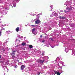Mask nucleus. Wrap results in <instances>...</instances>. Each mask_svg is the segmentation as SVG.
Returning <instances> with one entry per match:
<instances>
[{
	"label": "nucleus",
	"mask_w": 75,
	"mask_h": 75,
	"mask_svg": "<svg viewBox=\"0 0 75 75\" xmlns=\"http://www.w3.org/2000/svg\"><path fill=\"white\" fill-rule=\"evenodd\" d=\"M39 23H41V21L39 19H38L35 21V24H39Z\"/></svg>",
	"instance_id": "obj_1"
},
{
	"label": "nucleus",
	"mask_w": 75,
	"mask_h": 75,
	"mask_svg": "<svg viewBox=\"0 0 75 75\" xmlns=\"http://www.w3.org/2000/svg\"><path fill=\"white\" fill-rule=\"evenodd\" d=\"M25 68V67L24 65H22L21 67V70H23Z\"/></svg>",
	"instance_id": "obj_2"
},
{
	"label": "nucleus",
	"mask_w": 75,
	"mask_h": 75,
	"mask_svg": "<svg viewBox=\"0 0 75 75\" xmlns=\"http://www.w3.org/2000/svg\"><path fill=\"white\" fill-rule=\"evenodd\" d=\"M45 60H39L38 62V63H42V64H43L44 62V61Z\"/></svg>",
	"instance_id": "obj_3"
},
{
	"label": "nucleus",
	"mask_w": 75,
	"mask_h": 75,
	"mask_svg": "<svg viewBox=\"0 0 75 75\" xmlns=\"http://www.w3.org/2000/svg\"><path fill=\"white\" fill-rule=\"evenodd\" d=\"M16 32H18L19 31H20V28L19 27H17V28H16Z\"/></svg>",
	"instance_id": "obj_4"
},
{
	"label": "nucleus",
	"mask_w": 75,
	"mask_h": 75,
	"mask_svg": "<svg viewBox=\"0 0 75 75\" xmlns=\"http://www.w3.org/2000/svg\"><path fill=\"white\" fill-rule=\"evenodd\" d=\"M35 31V28H33L32 31V33L33 34H34V31Z\"/></svg>",
	"instance_id": "obj_5"
},
{
	"label": "nucleus",
	"mask_w": 75,
	"mask_h": 75,
	"mask_svg": "<svg viewBox=\"0 0 75 75\" xmlns=\"http://www.w3.org/2000/svg\"><path fill=\"white\" fill-rule=\"evenodd\" d=\"M66 10H64V11L65 12V13H67V12H69V10L68 9V8H67Z\"/></svg>",
	"instance_id": "obj_6"
},
{
	"label": "nucleus",
	"mask_w": 75,
	"mask_h": 75,
	"mask_svg": "<svg viewBox=\"0 0 75 75\" xmlns=\"http://www.w3.org/2000/svg\"><path fill=\"white\" fill-rule=\"evenodd\" d=\"M29 48H33V46L32 45H30L29 46Z\"/></svg>",
	"instance_id": "obj_7"
},
{
	"label": "nucleus",
	"mask_w": 75,
	"mask_h": 75,
	"mask_svg": "<svg viewBox=\"0 0 75 75\" xmlns=\"http://www.w3.org/2000/svg\"><path fill=\"white\" fill-rule=\"evenodd\" d=\"M54 72L55 74H57L58 73V72H57V71H54Z\"/></svg>",
	"instance_id": "obj_8"
},
{
	"label": "nucleus",
	"mask_w": 75,
	"mask_h": 75,
	"mask_svg": "<svg viewBox=\"0 0 75 75\" xmlns=\"http://www.w3.org/2000/svg\"><path fill=\"white\" fill-rule=\"evenodd\" d=\"M25 44H26L25 43H24V42H23V43H22V45H23V46H24V45H25Z\"/></svg>",
	"instance_id": "obj_9"
},
{
	"label": "nucleus",
	"mask_w": 75,
	"mask_h": 75,
	"mask_svg": "<svg viewBox=\"0 0 75 75\" xmlns=\"http://www.w3.org/2000/svg\"><path fill=\"white\" fill-rule=\"evenodd\" d=\"M12 58L13 59H14V58H16V56H14V55H13L12 56Z\"/></svg>",
	"instance_id": "obj_10"
},
{
	"label": "nucleus",
	"mask_w": 75,
	"mask_h": 75,
	"mask_svg": "<svg viewBox=\"0 0 75 75\" xmlns=\"http://www.w3.org/2000/svg\"><path fill=\"white\" fill-rule=\"evenodd\" d=\"M40 74H42V73H41V72H37V74L38 75H40Z\"/></svg>",
	"instance_id": "obj_11"
},
{
	"label": "nucleus",
	"mask_w": 75,
	"mask_h": 75,
	"mask_svg": "<svg viewBox=\"0 0 75 75\" xmlns=\"http://www.w3.org/2000/svg\"><path fill=\"white\" fill-rule=\"evenodd\" d=\"M54 16H57V13H54Z\"/></svg>",
	"instance_id": "obj_12"
},
{
	"label": "nucleus",
	"mask_w": 75,
	"mask_h": 75,
	"mask_svg": "<svg viewBox=\"0 0 75 75\" xmlns=\"http://www.w3.org/2000/svg\"><path fill=\"white\" fill-rule=\"evenodd\" d=\"M57 74V75H61V73L59 72H58Z\"/></svg>",
	"instance_id": "obj_13"
},
{
	"label": "nucleus",
	"mask_w": 75,
	"mask_h": 75,
	"mask_svg": "<svg viewBox=\"0 0 75 75\" xmlns=\"http://www.w3.org/2000/svg\"><path fill=\"white\" fill-rule=\"evenodd\" d=\"M62 19H65V18L64 17V16H63L62 17Z\"/></svg>",
	"instance_id": "obj_14"
},
{
	"label": "nucleus",
	"mask_w": 75,
	"mask_h": 75,
	"mask_svg": "<svg viewBox=\"0 0 75 75\" xmlns=\"http://www.w3.org/2000/svg\"><path fill=\"white\" fill-rule=\"evenodd\" d=\"M59 18L60 19H61V18H62V17H61V16H60Z\"/></svg>",
	"instance_id": "obj_15"
},
{
	"label": "nucleus",
	"mask_w": 75,
	"mask_h": 75,
	"mask_svg": "<svg viewBox=\"0 0 75 75\" xmlns=\"http://www.w3.org/2000/svg\"><path fill=\"white\" fill-rule=\"evenodd\" d=\"M1 31L0 32V36H1Z\"/></svg>",
	"instance_id": "obj_16"
},
{
	"label": "nucleus",
	"mask_w": 75,
	"mask_h": 75,
	"mask_svg": "<svg viewBox=\"0 0 75 75\" xmlns=\"http://www.w3.org/2000/svg\"><path fill=\"white\" fill-rule=\"evenodd\" d=\"M42 42H45V40H43V41H42Z\"/></svg>",
	"instance_id": "obj_17"
},
{
	"label": "nucleus",
	"mask_w": 75,
	"mask_h": 75,
	"mask_svg": "<svg viewBox=\"0 0 75 75\" xmlns=\"http://www.w3.org/2000/svg\"><path fill=\"white\" fill-rule=\"evenodd\" d=\"M31 26H32V27H34V26H35V25H32Z\"/></svg>",
	"instance_id": "obj_18"
},
{
	"label": "nucleus",
	"mask_w": 75,
	"mask_h": 75,
	"mask_svg": "<svg viewBox=\"0 0 75 75\" xmlns=\"http://www.w3.org/2000/svg\"><path fill=\"white\" fill-rule=\"evenodd\" d=\"M13 51V53L16 52V51Z\"/></svg>",
	"instance_id": "obj_19"
},
{
	"label": "nucleus",
	"mask_w": 75,
	"mask_h": 75,
	"mask_svg": "<svg viewBox=\"0 0 75 75\" xmlns=\"http://www.w3.org/2000/svg\"><path fill=\"white\" fill-rule=\"evenodd\" d=\"M12 54H13V55H15V54L14 52H13L12 53Z\"/></svg>",
	"instance_id": "obj_20"
},
{
	"label": "nucleus",
	"mask_w": 75,
	"mask_h": 75,
	"mask_svg": "<svg viewBox=\"0 0 75 75\" xmlns=\"http://www.w3.org/2000/svg\"><path fill=\"white\" fill-rule=\"evenodd\" d=\"M45 39L46 40H47V37H45Z\"/></svg>",
	"instance_id": "obj_21"
},
{
	"label": "nucleus",
	"mask_w": 75,
	"mask_h": 75,
	"mask_svg": "<svg viewBox=\"0 0 75 75\" xmlns=\"http://www.w3.org/2000/svg\"><path fill=\"white\" fill-rule=\"evenodd\" d=\"M42 37V35H41L40 36V38H41Z\"/></svg>",
	"instance_id": "obj_22"
},
{
	"label": "nucleus",
	"mask_w": 75,
	"mask_h": 75,
	"mask_svg": "<svg viewBox=\"0 0 75 75\" xmlns=\"http://www.w3.org/2000/svg\"><path fill=\"white\" fill-rule=\"evenodd\" d=\"M50 8H51V9H52V7L51 6H50Z\"/></svg>",
	"instance_id": "obj_23"
},
{
	"label": "nucleus",
	"mask_w": 75,
	"mask_h": 75,
	"mask_svg": "<svg viewBox=\"0 0 75 75\" xmlns=\"http://www.w3.org/2000/svg\"><path fill=\"white\" fill-rule=\"evenodd\" d=\"M50 39H51V40L52 41V38H50Z\"/></svg>",
	"instance_id": "obj_24"
},
{
	"label": "nucleus",
	"mask_w": 75,
	"mask_h": 75,
	"mask_svg": "<svg viewBox=\"0 0 75 75\" xmlns=\"http://www.w3.org/2000/svg\"><path fill=\"white\" fill-rule=\"evenodd\" d=\"M18 45H17L16 46V47H18Z\"/></svg>",
	"instance_id": "obj_25"
},
{
	"label": "nucleus",
	"mask_w": 75,
	"mask_h": 75,
	"mask_svg": "<svg viewBox=\"0 0 75 75\" xmlns=\"http://www.w3.org/2000/svg\"><path fill=\"white\" fill-rule=\"evenodd\" d=\"M1 55H0V58H1Z\"/></svg>",
	"instance_id": "obj_26"
},
{
	"label": "nucleus",
	"mask_w": 75,
	"mask_h": 75,
	"mask_svg": "<svg viewBox=\"0 0 75 75\" xmlns=\"http://www.w3.org/2000/svg\"><path fill=\"white\" fill-rule=\"evenodd\" d=\"M36 62H38V60H37V61H36Z\"/></svg>",
	"instance_id": "obj_27"
},
{
	"label": "nucleus",
	"mask_w": 75,
	"mask_h": 75,
	"mask_svg": "<svg viewBox=\"0 0 75 75\" xmlns=\"http://www.w3.org/2000/svg\"><path fill=\"white\" fill-rule=\"evenodd\" d=\"M14 6V4H13V6Z\"/></svg>",
	"instance_id": "obj_28"
},
{
	"label": "nucleus",
	"mask_w": 75,
	"mask_h": 75,
	"mask_svg": "<svg viewBox=\"0 0 75 75\" xmlns=\"http://www.w3.org/2000/svg\"><path fill=\"white\" fill-rule=\"evenodd\" d=\"M15 4V5H16V4Z\"/></svg>",
	"instance_id": "obj_29"
}]
</instances>
